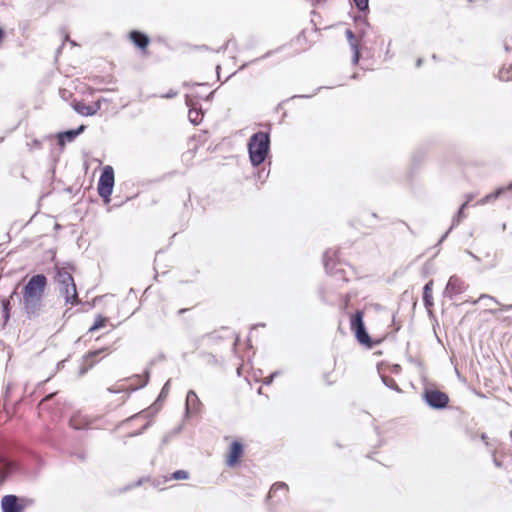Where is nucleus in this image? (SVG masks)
I'll use <instances>...</instances> for the list:
<instances>
[{
	"instance_id": "obj_46",
	"label": "nucleus",
	"mask_w": 512,
	"mask_h": 512,
	"mask_svg": "<svg viewBox=\"0 0 512 512\" xmlns=\"http://www.w3.org/2000/svg\"><path fill=\"white\" fill-rule=\"evenodd\" d=\"M363 22H364L365 25H368V21L367 20L364 19Z\"/></svg>"
},
{
	"instance_id": "obj_9",
	"label": "nucleus",
	"mask_w": 512,
	"mask_h": 512,
	"mask_svg": "<svg viewBox=\"0 0 512 512\" xmlns=\"http://www.w3.org/2000/svg\"><path fill=\"white\" fill-rule=\"evenodd\" d=\"M85 129V125H80L76 129H70L63 132H59L57 134L58 144L61 147L65 146L66 142L74 141L77 138V136L84 132Z\"/></svg>"
},
{
	"instance_id": "obj_42",
	"label": "nucleus",
	"mask_w": 512,
	"mask_h": 512,
	"mask_svg": "<svg viewBox=\"0 0 512 512\" xmlns=\"http://www.w3.org/2000/svg\"><path fill=\"white\" fill-rule=\"evenodd\" d=\"M271 51L267 52L266 54H264L261 58L264 59V58H267L271 55Z\"/></svg>"
},
{
	"instance_id": "obj_2",
	"label": "nucleus",
	"mask_w": 512,
	"mask_h": 512,
	"mask_svg": "<svg viewBox=\"0 0 512 512\" xmlns=\"http://www.w3.org/2000/svg\"><path fill=\"white\" fill-rule=\"evenodd\" d=\"M114 182V169L112 166L107 165L102 169L97 185L98 194L106 203L110 201Z\"/></svg>"
},
{
	"instance_id": "obj_10",
	"label": "nucleus",
	"mask_w": 512,
	"mask_h": 512,
	"mask_svg": "<svg viewBox=\"0 0 512 512\" xmlns=\"http://www.w3.org/2000/svg\"><path fill=\"white\" fill-rule=\"evenodd\" d=\"M243 453V446L239 441H234L229 449L227 458H226V464L229 467H233L237 464L239 458L241 457Z\"/></svg>"
},
{
	"instance_id": "obj_24",
	"label": "nucleus",
	"mask_w": 512,
	"mask_h": 512,
	"mask_svg": "<svg viewBox=\"0 0 512 512\" xmlns=\"http://www.w3.org/2000/svg\"><path fill=\"white\" fill-rule=\"evenodd\" d=\"M106 321H107V318L99 315L96 318L94 324L89 328V331L92 332V331L97 330V329H99L101 327H104Z\"/></svg>"
},
{
	"instance_id": "obj_27",
	"label": "nucleus",
	"mask_w": 512,
	"mask_h": 512,
	"mask_svg": "<svg viewBox=\"0 0 512 512\" xmlns=\"http://www.w3.org/2000/svg\"><path fill=\"white\" fill-rule=\"evenodd\" d=\"M484 299H488L489 301H492V302L500 305L499 301L495 297L488 295V294H481L480 297L478 298V300L472 301V304H476L478 301L484 300Z\"/></svg>"
},
{
	"instance_id": "obj_17",
	"label": "nucleus",
	"mask_w": 512,
	"mask_h": 512,
	"mask_svg": "<svg viewBox=\"0 0 512 512\" xmlns=\"http://www.w3.org/2000/svg\"><path fill=\"white\" fill-rule=\"evenodd\" d=\"M468 205V202H464L459 210L457 211V214L453 217L452 219V225L451 227L448 229V231H446V233L440 238L439 240V243H441L447 236L448 234L450 233V231L455 227L457 226L458 224H460V222L465 218V214H464V209L467 207Z\"/></svg>"
},
{
	"instance_id": "obj_36",
	"label": "nucleus",
	"mask_w": 512,
	"mask_h": 512,
	"mask_svg": "<svg viewBox=\"0 0 512 512\" xmlns=\"http://www.w3.org/2000/svg\"><path fill=\"white\" fill-rule=\"evenodd\" d=\"M176 95H177V92H175V91H171V92H169L168 94H166L164 97H165V98H173V97H175Z\"/></svg>"
},
{
	"instance_id": "obj_18",
	"label": "nucleus",
	"mask_w": 512,
	"mask_h": 512,
	"mask_svg": "<svg viewBox=\"0 0 512 512\" xmlns=\"http://www.w3.org/2000/svg\"><path fill=\"white\" fill-rule=\"evenodd\" d=\"M200 401L193 390H190L186 397V410L188 413L195 412L198 409Z\"/></svg>"
},
{
	"instance_id": "obj_37",
	"label": "nucleus",
	"mask_w": 512,
	"mask_h": 512,
	"mask_svg": "<svg viewBox=\"0 0 512 512\" xmlns=\"http://www.w3.org/2000/svg\"><path fill=\"white\" fill-rule=\"evenodd\" d=\"M502 310H504V311L512 310V304H510V305H502Z\"/></svg>"
},
{
	"instance_id": "obj_26",
	"label": "nucleus",
	"mask_w": 512,
	"mask_h": 512,
	"mask_svg": "<svg viewBox=\"0 0 512 512\" xmlns=\"http://www.w3.org/2000/svg\"><path fill=\"white\" fill-rule=\"evenodd\" d=\"M174 480H186L189 478V474L185 470H178L172 474Z\"/></svg>"
},
{
	"instance_id": "obj_7",
	"label": "nucleus",
	"mask_w": 512,
	"mask_h": 512,
	"mask_svg": "<svg viewBox=\"0 0 512 512\" xmlns=\"http://www.w3.org/2000/svg\"><path fill=\"white\" fill-rule=\"evenodd\" d=\"M465 291V283L456 275L449 278L444 294L452 299L454 296Z\"/></svg>"
},
{
	"instance_id": "obj_25",
	"label": "nucleus",
	"mask_w": 512,
	"mask_h": 512,
	"mask_svg": "<svg viewBox=\"0 0 512 512\" xmlns=\"http://www.w3.org/2000/svg\"><path fill=\"white\" fill-rule=\"evenodd\" d=\"M355 6L359 9V11H368L369 9V0H353Z\"/></svg>"
},
{
	"instance_id": "obj_40",
	"label": "nucleus",
	"mask_w": 512,
	"mask_h": 512,
	"mask_svg": "<svg viewBox=\"0 0 512 512\" xmlns=\"http://www.w3.org/2000/svg\"><path fill=\"white\" fill-rule=\"evenodd\" d=\"M308 97H311L310 95H298V96H293V98H308Z\"/></svg>"
},
{
	"instance_id": "obj_44",
	"label": "nucleus",
	"mask_w": 512,
	"mask_h": 512,
	"mask_svg": "<svg viewBox=\"0 0 512 512\" xmlns=\"http://www.w3.org/2000/svg\"><path fill=\"white\" fill-rule=\"evenodd\" d=\"M213 94H214V91L210 92V94L207 97V100H209L213 96Z\"/></svg>"
},
{
	"instance_id": "obj_32",
	"label": "nucleus",
	"mask_w": 512,
	"mask_h": 512,
	"mask_svg": "<svg viewBox=\"0 0 512 512\" xmlns=\"http://www.w3.org/2000/svg\"><path fill=\"white\" fill-rule=\"evenodd\" d=\"M136 380H137V381H139V383H138V384H136L135 386H133V387H132V390H136V389H138V388H140V387H143V386H145V385H146V383H147V378H146V379H144V380H140L139 378H137Z\"/></svg>"
},
{
	"instance_id": "obj_28",
	"label": "nucleus",
	"mask_w": 512,
	"mask_h": 512,
	"mask_svg": "<svg viewBox=\"0 0 512 512\" xmlns=\"http://www.w3.org/2000/svg\"><path fill=\"white\" fill-rule=\"evenodd\" d=\"M287 486L285 483H275L272 485L271 489H270V492H269V496L272 497V495L274 493H276V491L280 490V489H286Z\"/></svg>"
},
{
	"instance_id": "obj_11",
	"label": "nucleus",
	"mask_w": 512,
	"mask_h": 512,
	"mask_svg": "<svg viewBox=\"0 0 512 512\" xmlns=\"http://www.w3.org/2000/svg\"><path fill=\"white\" fill-rule=\"evenodd\" d=\"M56 282L60 288H67L75 285L74 278L65 268H56Z\"/></svg>"
},
{
	"instance_id": "obj_19",
	"label": "nucleus",
	"mask_w": 512,
	"mask_h": 512,
	"mask_svg": "<svg viewBox=\"0 0 512 512\" xmlns=\"http://www.w3.org/2000/svg\"><path fill=\"white\" fill-rule=\"evenodd\" d=\"M93 355L94 354H84L81 357V367L79 368L78 375H83L94 365Z\"/></svg>"
},
{
	"instance_id": "obj_23",
	"label": "nucleus",
	"mask_w": 512,
	"mask_h": 512,
	"mask_svg": "<svg viewBox=\"0 0 512 512\" xmlns=\"http://www.w3.org/2000/svg\"><path fill=\"white\" fill-rule=\"evenodd\" d=\"M335 255V252L331 250H327L323 255L324 267L327 273H332V269L330 268V261H332V256Z\"/></svg>"
},
{
	"instance_id": "obj_1",
	"label": "nucleus",
	"mask_w": 512,
	"mask_h": 512,
	"mask_svg": "<svg viewBox=\"0 0 512 512\" xmlns=\"http://www.w3.org/2000/svg\"><path fill=\"white\" fill-rule=\"evenodd\" d=\"M248 153L251 165L258 167L266 160L270 151V136L267 132L258 131L248 141Z\"/></svg>"
},
{
	"instance_id": "obj_38",
	"label": "nucleus",
	"mask_w": 512,
	"mask_h": 512,
	"mask_svg": "<svg viewBox=\"0 0 512 512\" xmlns=\"http://www.w3.org/2000/svg\"><path fill=\"white\" fill-rule=\"evenodd\" d=\"M33 145H34L35 147L39 148V147H40V145H41V143H40V141H38V140H36V139H35V140L33 141Z\"/></svg>"
},
{
	"instance_id": "obj_3",
	"label": "nucleus",
	"mask_w": 512,
	"mask_h": 512,
	"mask_svg": "<svg viewBox=\"0 0 512 512\" xmlns=\"http://www.w3.org/2000/svg\"><path fill=\"white\" fill-rule=\"evenodd\" d=\"M351 329L354 330L355 336L360 344L364 345L367 349L372 348L371 338L366 331L362 312L357 311L351 317Z\"/></svg>"
},
{
	"instance_id": "obj_35",
	"label": "nucleus",
	"mask_w": 512,
	"mask_h": 512,
	"mask_svg": "<svg viewBox=\"0 0 512 512\" xmlns=\"http://www.w3.org/2000/svg\"><path fill=\"white\" fill-rule=\"evenodd\" d=\"M4 38H5V30L0 27V44L2 43Z\"/></svg>"
},
{
	"instance_id": "obj_48",
	"label": "nucleus",
	"mask_w": 512,
	"mask_h": 512,
	"mask_svg": "<svg viewBox=\"0 0 512 512\" xmlns=\"http://www.w3.org/2000/svg\"><path fill=\"white\" fill-rule=\"evenodd\" d=\"M472 199V196L468 197V200L466 202H469Z\"/></svg>"
},
{
	"instance_id": "obj_41",
	"label": "nucleus",
	"mask_w": 512,
	"mask_h": 512,
	"mask_svg": "<svg viewBox=\"0 0 512 512\" xmlns=\"http://www.w3.org/2000/svg\"><path fill=\"white\" fill-rule=\"evenodd\" d=\"M93 352H98V353L106 352V349L105 348H99V349L94 350Z\"/></svg>"
},
{
	"instance_id": "obj_43",
	"label": "nucleus",
	"mask_w": 512,
	"mask_h": 512,
	"mask_svg": "<svg viewBox=\"0 0 512 512\" xmlns=\"http://www.w3.org/2000/svg\"><path fill=\"white\" fill-rule=\"evenodd\" d=\"M488 312L491 313V314H496L497 310L490 309V310H488Z\"/></svg>"
},
{
	"instance_id": "obj_31",
	"label": "nucleus",
	"mask_w": 512,
	"mask_h": 512,
	"mask_svg": "<svg viewBox=\"0 0 512 512\" xmlns=\"http://www.w3.org/2000/svg\"><path fill=\"white\" fill-rule=\"evenodd\" d=\"M169 385H170V380H168L165 385L163 386L161 392H160V395H159V398H164L167 396L168 394V391H169Z\"/></svg>"
},
{
	"instance_id": "obj_34",
	"label": "nucleus",
	"mask_w": 512,
	"mask_h": 512,
	"mask_svg": "<svg viewBox=\"0 0 512 512\" xmlns=\"http://www.w3.org/2000/svg\"><path fill=\"white\" fill-rule=\"evenodd\" d=\"M276 375V373H273L270 377L266 378L264 380V384L269 385L272 382L273 377Z\"/></svg>"
},
{
	"instance_id": "obj_33",
	"label": "nucleus",
	"mask_w": 512,
	"mask_h": 512,
	"mask_svg": "<svg viewBox=\"0 0 512 512\" xmlns=\"http://www.w3.org/2000/svg\"><path fill=\"white\" fill-rule=\"evenodd\" d=\"M92 110H95V114L101 109V100L96 101L93 105H90Z\"/></svg>"
},
{
	"instance_id": "obj_4",
	"label": "nucleus",
	"mask_w": 512,
	"mask_h": 512,
	"mask_svg": "<svg viewBox=\"0 0 512 512\" xmlns=\"http://www.w3.org/2000/svg\"><path fill=\"white\" fill-rule=\"evenodd\" d=\"M47 278L44 274L33 275L23 288V295L43 297Z\"/></svg>"
},
{
	"instance_id": "obj_22",
	"label": "nucleus",
	"mask_w": 512,
	"mask_h": 512,
	"mask_svg": "<svg viewBox=\"0 0 512 512\" xmlns=\"http://www.w3.org/2000/svg\"><path fill=\"white\" fill-rule=\"evenodd\" d=\"M432 285H433V282L429 281L428 283L425 284V286L423 288V301H424L425 306H430L433 304L432 303Z\"/></svg>"
},
{
	"instance_id": "obj_21",
	"label": "nucleus",
	"mask_w": 512,
	"mask_h": 512,
	"mask_svg": "<svg viewBox=\"0 0 512 512\" xmlns=\"http://www.w3.org/2000/svg\"><path fill=\"white\" fill-rule=\"evenodd\" d=\"M13 469V464L7 460L0 459V482H3Z\"/></svg>"
},
{
	"instance_id": "obj_15",
	"label": "nucleus",
	"mask_w": 512,
	"mask_h": 512,
	"mask_svg": "<svg viewBox=\"0 0 512 512\" xmlns=\"http://www.w3.org/2000/svg\"><path fill=\"white\" fill-rule=\"evenodd\" d=\"M129 37L133 44L140 49H145L150 42V39L146 34L137 30L131 31Z\"/></svg>"
},
{
	"instance_id": "obj_6",
	"label": "nucleus",
	"mask_w": 512,
	"mask_h": 512,
	"mask_svg": "<svg viewBox=\"0 0 512 512\" xmlns=\"http://www.w3.org/2000/svg\"><path fill=\"white\" fill-rule=\"evenodd\" d=\"M424 396L427 404L437 409L445 407L449 400L445 393L438 390H426Z\"/></svg>"
},
{
	"instance_id": "obj_14",
	"label": "nucleus",
	"mask_w": 512,
	"mask_h": 512,
	"mask_svg": "<svg viewBox=\"0 0 512 512\" xmlns=\"http://www.w3.org/2000/svg\"><path fill=\"white\" fill-rule=\"evenodd\" d=\"M512 190V182L509 183L507 186H502L497 188L494 192L487 194L483 198H481L477 204L478 205H485L491 201H494L498 199L500 196H502L505 192Z\"/></svg>"
},
{
	"instance_id": "obj_12",
	"label": "nucleus",
	"mask_w": 512,
	"mask_h": 512,
	"mask_svg": "<svg viewBox=\"0 0 512 512\" xmlns=\"http://www.w3.org/2000/svg\"><path fill=\"white\" fill-rule=\"evenodd\" d=\"M345 35H346L348 44L353 52L352 63L354 65H356V64H358L359 59H360V46H359L358 40L356 39V36L353 33V31L350 29H347L345 31Z\"/></svg>"
},
{
	"instance_id": "obj_13",
	"label": "nucleus",
	"mask_w": 512,
	"mask_h": 512,
	"mask_svg": "<svg viewBox=\"0 0 512 512\" xmlns=\"http://www.w3.org/2000/svg\"><path fill=\"white\" fill-rule=\"evenodd\" d=\"M186 104L189 107L188 118L193 125H198L203 119V111L201 108H196L194 103L187 97Z\"/></svg>"
},
{
	"instance_id": "obj_47",
	"label": "nucleus",
	"mask_w": 512,
	"mask_h": 512,
	"mask_svg": "<svg viewBox=\"0 0 512 512\" xmlns=\"http://www.w3.org/2000/svg\"><path fill=\"white\" fill-rule=\"evenodd\" d=\"M472 199V196L468 197V200L466 202H469Z\"/></svg>"
},
{
	"instance_id": "obj_30",
	"label": "nucleus",
	"mask_w": 512,
	"mask_h": 512,
	"mask_svg": "<svg viewBox=\"0 0 512 512\" xmlns=\"http://www.w3.org/2000/svg\"><path fill=\"white\" fill-rule=\"evenodd\" d=\"M499 79L501 81H509L511 79V76L509 75V71H506L504 69H501L499 71Z\"/></svg>"
},
{
	"instance_id": "obj_39",
	"label": "nucleus",
	"mask_w": 512,
	"mask_h": 512,
	"mask_svg": "<svg viewBox=\"0 0 512 512\" xmlns=\"http://www.w3.org/2000/svg\"><path fill=\"white\" fill-rule=\"evenodd\" d=\"M422 62H423L422 58L417 59L416 66L420 67L422 65Z\"/></svg>"
},
{
	"instance_id": "obj_8",
	"label": "nucleus",
	"mask_w": 512,
	"mask_h": 512,
	"mask_svg": "<svg viewBox=\"0 0 512 512\" xmlns=\"http://www.w3.org/2000/svg\"><path fill=\"white\" fill-rule=\"evenodd\" d=\"M2 512H23L24 505L15 495H6L1 499Z\"/></svg>"
},
{
	"instance_id": "obj_5",
	"label": "nucleus",
	"mask_w": 512,
	"mask_h": 512,
	"mask_svg": "<svg viewBox=\"0 0 512 512\" xmlns=\"http://www.w3.org/2000/svg\"><path fill=\"white\" fill-rule=\"evenodd\" d=\"M42 298L43 297L23 295V309L30 318L40 314L42 308Z\"/></svg>"
},
{
	"instance_id": "obj_45",
	"label": "nucleus",
	"mask_w": 512,
	"mask_h": 512,
	"mask_svg": "<svg viewBox=\"0 0 512 512\" xmlns=\"http://www.w3.org/2000/svg\"><path fill=\"white\" fill-rule=\"evenodd\" d=\"M185 311H186V309H180V310L178 311V313H179V314H183Z\"/></svg>"
},
{
	"instance_id": "obj_16",
	"label": "nucleus",
	"mask_w": 512,
	"mask_h": 512,
	"mask_svg": "<svg viewBox=\"0 0 512 512\" xmlns=\"http://www.w3.org/2000/svg\"><path fill=\"white\" fill-rule=\"evenodd\" d=\"M60 294L64 297L67 304L75 305L78 303L76 285L71 286V288H60Z\"/></svg>"
},
{
	"instance_id": "obj_29",
	"label": "nucleus",
	"mask_w": 512,
	"mask_h": 512,
	"mask_svg": "<svg viewBox=\"0 0 512 512\" xmlns=\"http://www.w3.org/2000/svg\"><path fill=\"white\" fill-rule=\"evenodd\" d=\"M9 307L10 303L8 300H4L2 302V308H3V317L5 318V321L9 319Z\"/></svg>"
},
{
	"instance_id": "obj_20",
	"label": "nucleus",
	"mask_w": 512,
	"mask_h": 512,
	"mask_svg": "<svg viewBox=\"0 0 512 512\" xmlns=\"http://www.w3.org/2000/svg\"><path fill=\"white\" fill-rule=\"evenodd\" d=\"M73 109L82 116L95 115V110H92V108H90V105H86L83 102H75L73 104Z\"/></svg>"
}]
</instances>
